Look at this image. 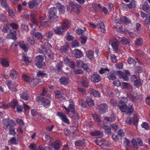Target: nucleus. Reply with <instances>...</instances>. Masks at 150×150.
I'll use <instances>...</instances> for the list:
<instances>
[{"instance_id":"69168bd1","label":"nucleus","mask_w":150,"mask_h":150,"mask_svg":"<svg viewBox=\"0 0 150 150\" xmlns=\"http://www.w3.org/2000/svg\"><path fill=\"white\" fill-rule=\"evenodd\" d=\"M144 25H150V16L148 18L145 20L144 22Z\"/></svg>"},{"instance_id":"c756f323","label":"nucleus","mask_w":150,"mask_h":150,"mask_svg":"<svg viewBox=\"0 0 150 150\" xmlns=\"http://www.w3.org/2000/svg\"><path fill=\"white\" fill-rule=\"evenodd\" d=\"M102 127L105 130L106 134L110 135L111 134V128L110 127L103 124Z\"/></svg>"},{"instance_id":"b1692460","label":"nucleus","mask_w":150,"mask_h":150,"mask_svg":"<svg viewBox=\"0 0 150 150\" xmlns=\"http://www.w3.org/2000/svg\"><path fill=\"white\" fill-rule=\"evenodd\" d=\"M57 115L60 117L65 122L68 123L69 120L66 118V115H64L63 112H58Z\"/></svg>"},{"instance_id":"f3484780","label":"nucleus","mask_w":150,"mask_h":150,"mask_svg":"<svg viewBox=\"0 0 150 150\" xmlns=\"http://www.w3.org/2000/svg\"><path fill=\"white\" fill-rule=\"evenodd\" d=\"M121 85L122 87V88L123 89H127L130 92L132 91V86L128 83L122 82Z\"/></svg>"},{"instance_id":"052dcab7","label":"nucleus","mask_w":150,"mask_h":150,"mask_svg":"<svg viewBox=\"0 0 150 150\" xmlns=\"http://www.w3.org/2000/svg\"><path fill=\"white\" fill-rule=\"evenodd\" d=\"M119 42L118 41V40H117V42H113L112 44V46L113 48L115 50H117V47L119 45L118 42Z\"/></svg>"},{"instance_id":"37998d69","label":"nucleus","mask_w":150,"mask_h":150,"mask_svg":"<svg viewBox=\"0 0 150 150\" xmlns=\"http://www.w3.org/2000/svg\"><path fill=\"white\" fill-rule=\"evenodd\" d=\"M69 26V22L67 21H65L63 23L62 27L63 30H64L68 28Z\"/></svg>"},{"instance_id":"a211bd4d","label":"nucleus","mask_w":150,"mask_h":150,"mask_svg":"<svg viewBox=\"0 0 150 150\" xmlns=\"http://www.w3.org/2000/svg\"><path fill=\"white\" fill-rule=\"evenodd\" d=\"M88 92L91 95L94 97H100L99 92L97 91H95L93 88H90L88 90Z\"/></svg>"},{"instance_id":"a878e982","label":"nucleus","mask_w":150,"mask_h":150,"mask_svg":"<svg viewBox=\"0 0 150 150\" xmlns=\"http://www.w3.org/2000/svg\"><path fill=\"white\" fill-rule=\"evenodd\" d=\"M142 9L146 12L148 13L150 12V6L147 2L144 3L142 7Z\"/></svg>"},{"instance_id":"0e129e2a","label":"nucleus","mask_w":150,"mask_h":150,"mask_svg":"<svg viewBox=\"0 0 150 150\" xmlns=\"http://www.w3.org/2000/svg\"><path fill=\"white\" fill-rule=\"evenodd\" d=\"M110 126L111 127V128H112L115 132L117 131L118 128V125L116 124H112L110 125Z\"/></svg>"},{"instance_id":"09e8293b","label":"nucleus","mask_w":150,"mask_h":150,"mask_svg":"<svg viewBox=\"0 0 150 150\" xmlns=\"http://www.w3.org/2000/svg\"><path fill=\"white\" fill-rule=\"evenodd\" d=\"M37 75L38 77L41 76L42 77H44L47 76L46 74L44 73L41 71H39L38 72L37 74Z\"/></svg>"},{"instance_id":"e433bc0d","label":"nucleus","mask_w":150,"mask_h":150,"mask_svg":"<svg viewBox=\"0 0 150 150\" xmlns=\"http://www.w3.org/2000/svg\"><path fill=\"white\" fill-rule=\"evenodd\" d=\"M85 144V140L83 139L82 140H79L75 142V144L76 146H81Z\"/></svg>"},{"instance_id":"72a5a7b5","label":"nucleus","mask_w":150,"mask_h":150,"mask_svg":"<svg viewBox=\"0 0 150 150\" xmlns=\"http://www.w3.org/2000/svg\"><path fill=\"white\" fill-rule=\"evenodd\" d=\"M86 102L88 105L91 107L94 105V101L90 97H87L86 100Z\"/></svg>"},{"instance_id":"2eb2a0df","label":"nucleus","mask_w":150,"mask_h":150,"mask_svg":"<svg viewBox=\"0 0 150 150\" xmlns=\"http://www.w3.org/2000/svg\"><path fill=\"white\" fill-rule=\"evenodd\" d=\"M41 81L38 79H33L31 78L29 84L31 87H34L37 84L40 83Z\"/></svg>"},{"instance_id":"ea45409f","label":"nucleus","mask_w":150,"mask_h":150,"mask_svg":"<svg viewBox=\"0 0 150 150\" xmlns=\"http://www.w3.org/2000/svg\"><path fill=\"white\" fill-rule=\"evenodd\" d=\"M108 78L110 80H114L116 79V77L114 74L113 73H109L108 76Z\"/></svg>"},{"instance_id":"20e7f679","label":"nucleus","mask_w":150,"mask_h":150,"mask_svg":"<svg viewBox=\"0 0 150 150\" xmlns=\"http://www.w3.org/2000/svg\"><path fill=\"white\" fill-rule=\"evenodd\" d=\"M49 13L50 21L51 22H53L54 20L57 17L56 8L54 7L51 8L49 10Z\"/></svg>"},{"instance_id":"7c9ffc66","label":"nucleus","mask_w":150,"mask_h":150,"mask_svg":"<svg viewBox=\"0 0 150 150\" xmlns=\"http://www.w3.org/2000/svg\"><path fill=\"white\" fill-rule=\"evenodd\" d=\"M10 75L13 79H16L18 76V73L14 70H12L10 71Z\"/></svg>"},{"instance_id":"6e6d98bb","label":"nucleus","mask_w":150,"mask_h":150,"mask_svg":"<svg viewBox=\"0 0 150 150\" xmlns=\"http://www.w3.org/2000/svg\"><path fill=\"white\" fill-rule=\"evenodd\" d=\"M2 31L4 32L7 33L9 31H11V30L10 29V28L7 25H4Z\"/></svg>"},{"instance_id":"4d7b16f0","label":"nucleus","mask_w":150,"mask_h":150,"mask_svg":"<svg viewBox=\"0 0 150 150\" xmlns=\"http://www.w3.org/2000/svg\"><path fill=\"white\" fill-rule=\"evenodd\" d=\"M21 97L22 99L25 100H27L28 99L29 96L27 93L25 92L23 93L21 95Z\"/></svg>"},{"instance_id":"f704fd0d","label":"nucleus","mask_w":150,"mask_h":150,"mask_svg":"<svg viewBox=\"0 0 150 150\" xmlns=\"http://www.w3.org/2000/svg\"><path fill=\"white\" fill-rule=\"evenodd\" d=\"M55 97L57 99H59L63 96L62 93L60 91H57L55 93Z\"/></svg>"},{"instance_id":"603ef678","label":"nucleus","mask_w":150,"mask_h":150,"mask_svg":"<svg viewBox=\"0 0 150 150\" xmlns=\"http://www.w3.org/2000/svg\"><path fill=\"white\" fill-rule=\"evenodd\" d=\"M87 39V37L84 35H82L80 37V40L82 43H85L86 42Z\"/></svg>"},{"instance_id":"338daca9","label":"nucleus","mask_w":150,"mask_h":150,"mask_svg":"<svg viewBox=\"0 0 150 150\" xmlns=\"http://www.w3.org/2000/svg\"><path fill=\"white\" fill-rule=\"evenodd\" d=\"M84 31L81 28H78L76 30V32L77 34L79 35H82L84 33Z\"/></svg>"},{"instance_id":"8fccbe9b","label":"nucleus","mask_w":150,"mask_h":150,"mask_svg":"<svg viewBox=\"0 0 150 150\" xmlns=\"http://www.w3.org/2000/svg\"><path fill=\"white\" fill-rule=\"evenodd\" d=\"M9 129V133L10 134L14 136L16 134L15 131V129L14 128V126H12Z\"/></svg>"},{"instance_id":"aec40b11","label":"nucleus","mask_w":150,"mask_h":150,"mask_svg":"<svg viewBox=\"0 0 150 150\" xmlns=\"http://www.w3.org/2000/svg\"><path fill=\"white\" fill-rule=\"evenodd\" d=\"M32 33L33 34V36L35 37L36 39L38 40H40L42 38V36L40 33L39 32H36V30H33L32 31Z\"/></svg>"},{"instance_id":"e2e57ef3","label":"nucleus","mask_w":150,"mask_h":150,"mask_svg":"<svg viewBox=\"0 0 150 150\" xmlns=\"http://www.w3.org/2000/svg\"><path fill=\"white\" fill-rule=\"evenodd\" d=\"M27 41L31 45H33L35 43L34 39L33 37H28L27 38Z\"/></svg>"},{"instance_id":"49530a36","label":"nucleus","mask_w":150,"mask_h":150,"mask_svg":"<svg viewBox=\"0 0 150 150\" xmlns=\"http://www.w3.org/2000/svg\"><path fill=\"white\" fill-rule=\"evenodd\" d=\"M110 70L107 68H101L99 72L100 74H103L105 73L106 72L109 71Z\"/></svg>"},{"instance_id":"473e14b6","label":"nucleus","mask_w":150,"mask_h":150,"mask_svg":"<svg viewBox=\"0 0 150 150\" xmlns=\"http://www.w3.org/2000/svg\"><path fill=\"white\" fill-rule=\"evenodd\" d=\"M125 135V133L123 130L121 129H120L118 132L117 134L116 137L117 140H119V137L121 138Z\"/></svg>"},{"instance_id":"4be33fe9","label":"nucleus","mask_w":150,"mask_h":150,"mask_svg":"<svg viewBox=\"0 0 150 150\" xmlns=\"http://www.w3.org/2000/svg\"><path fill=\"white\" fill-rule=\"evenodd\" d=\"M40 101L42 102V104L44 106H48L50 105V101L47 99L43 97H41L40 98Z\"/></svg>"},{"instance_id":"6e6552de","label":"nucleus","mask_w":150,"mask_h":150,"mask_svg":"<svg viewBox=\"0 0 150 150\" xmlns=\"http://www.w3.org/2000/svg\"><path fill=\"white\" fill-rule=\"evenodd\" d=\"M118 74H119V77L121 79H123L124 81H127L129 79L128 76V75H129L130 73L129 71H127L126 73H124L121 71H117Z\"/></svg>"},{"instance_id":"1a4fd4ad","label":"nucleus","mask_w":150,"mask_h":150,"mask_svg":"<svg viewBox=\"0 0 150 150\" xmlns=\"http://www.w3.org/2000/svg\"><path fill=\"white\" fill-rule=\"evenodd\" d=\"M108 107V105L105 103L100 104L97 106V108L99 110L100 114H103L105 113Z\"/></svg>"},{"instance_id":"4c0bfd02","label":"nucleus","mask_w":150,"mask_h":150,"mask_svg":"<svg viewBox=\"0 0 150 150\" xmlns=\"http://www.w3.org/2000/svg\"><path fill=\"white\" fill-rule=\"evenodd\" d=\"M18 45L20 47L25 51L26 52L28 50V48L25 44L22 43L21 42H19Z\"/></svg>"},{"instance_id":"39448f33","label":"nucleus","mask_w":150,"mask_h":150,"mask_svg":"<svg viewBox=\"0 0 150 150\" xmlns=\"http://www.w3.org/2000/svg\"><path fill=\"white\" fill-rule=\"evenodd\" d=\"M90 25L93 28H96L97 25L98 27L100 28V31L103 33L105 32V27L104 23L101 21H99L98 22L97 25L91 23H89Z\"/></svg>"},{"instance_id":"7ed1b4c3","label":"nucleus","mask_w":150,"mask_h":150,"mask_svg":"<svg viewBox=\"0 0 150 150\" xmlns=\"http://www.w3.org/2000/svg\"><path fill=\"white\" fill-rule=\"evenodd\" d=\"M44 58L41 55H38L35 58V63L36 65L39 68H41L44 66L45 63L44 62Z\"/></svg>"},{"instance_id":"13d9d810","label":"nucleus","mask_w":150,"mask_h":150,"mask_svg":"<svg viewBox=\"0 0 150 150\" xmlns=\"http://www.w3.org/2000/svg\"><path fill=\"white\" fill-rule=\"evenodd\" d=\"M127 62L128 63L130 64H133L134 65H135L136 64V62L135 60L133 58L130 57L128 58L127 60Z\"/></svg>"},{"instance_id":"0eeeda50","label":"nucleus","mask_w":150,"mask_h":150,"mask_svg":"<svg viewBox=\"0 0 150 150\" xmlns=\"http://www.w3.org/2000/svg\"><path fill=\"white\" fill-rule=\"evenodd\" d=\"M51 47L50 44L47 43H45V45H42L41 46V51H40V53L45 54V53H49L50 51V49Z\"/></svg>"},{"instance_id":"cd10ccee","label":"nucleus","mask_w":150,"mask_h":150,"mask_svg":"<svg viewBox=\"0 0 150 150\" xmlns=\"http://www.w3.org/2000/svg\"><path fill=\"white\" fill-rule=\"evenodd\" d=\"M91 134L92 136H98L102 137L103 136V132L98 130H96L93 132L91 133Z\"/></svg>"},{"instance_id":"9d476101","label":"nucleus","mask_w":150,"mask_h":150,"mask_svg":"<svg viewBox=\"0 0 150 150\" xmlns=\"http://www.w3.org/2000/svg\"><path fill=\"white\" fill-rule=\"evenodd\" d=\"M18 35H20L19 31H14L13 33L11 32L9 34H8L6 36V38L16 40L17 39L16 36Z\"/></svg>"},{"instance_id":"de8ad7c7","label":"nucleus","mask_w":150,"mask_h":150,"mask_svg":"<svg viewBox=\"0 0 150 150\" xmlns=\"http://www.w3.org/2000/svg\"><path fill=\"white\" fill-rule=\"evenodd\" d=\"M92 117L93 120L99 122L100 121L99 116L96 114H93L92 115Z\"/></svg>"},{"instance_id":"3c124183","label":"nucleus","mask_w":150,"mask_h":150,"mask_svg":"<svg viewBox=\"0 0 150 150\" xmlns=\"http://www.w3.org/2000/svg\"><path fill=\"white\" fill-rule=\"evenodd\" d=\"M132 143L135 148L136 149H138V145L137 139H132Z\"/></svg>"},{"instance_id":"4468645a","label":"nucleus","mask_w":150,"mask_h":150,"mask_svg":"<svg viewBox=\"0 0 150 150\" xmlns=\"http://www.w3.org/2000/svg\"><path fill=\"white\" fill-rule=\"evenodd\" d=\"M59 82L61 85H67L69 83V78L65 76L62 77L60 79Z\"/></svg>"},{"instance_id":"393cba45","label":"nucleus","mask_w":150,"mask_h":150,"mask_svg":"<svg viewBox=\"0 0 150 150\" xmlns=\"http://www.w3.org/2000/svg\"><path fill=\"white\" fill-rule=\"evenodd\" d=\"M37 16L36 14L35 13H32L30 15V17L31 19L32 22L35 24L37 25L39 22L35 18Z\"/></svg>"},{"instance_id":"423d86ee","label":"nucleus","mask_w":150,"mask_h":150,"mask_svg":"<svg viewBox=\"0 0 150 150\" xmlns=\"http://www.w3.org/2000/svg\"><path fill=\"white\" fill-rule=\"evenodd\" d=\"M126 122L130 125L133 124L134 125H137L138 122V118L137 115H134L132 118L127 117L126 120Z\"/></svg>"},{"instance_id":"bf43d9fd","label":"nucleus","mask_w":150,"mask_h":150,"mask_svg":"<svg viewBox=\"0 0 150 150\" xmlns=\"http://www.w3.org/2000/svg\"><path fill=\"white\" fill-rule=\"evenodd\" d=\"M136 1L134 0H132L129 5L128 6L131 8H134L136 6Z\"/></svg>"},{"instance_id":"680f3d73","label":"nucleus","mask_w":150,"mask_h":150,"mask_svg":"<svg viewBox=\"0 0 150 150\" xmlns=\"http://www.w3.org/2000/svg\"><path fill=\"white\" fill-rule=\"evenodd\" d=\"M21 28L23 32H26L28 30V27L27 25L25 24H22L21 25Z\"/></svg>"},{"instance_id":"5701e85b","label":"nucleus","mask_w":150,"mask_h":150,"mask_svg":"<svg viewBox=\"0 0 150 150\" xmlns=\"http://www.w3.org/2000/svg\"><path fill=\"white\" fill-rule=\"evenodd\" d=\"M54 30L55 32V33L57 34L61 35L63 33L64 31V30H63L62 28H60L58 27H55L53 29Z\"/></svg>"},{"instance_id":"c03bdc74","label":"nucleus","mask_w":150,"mask_h":150,"mask_svg":"<svg viewBox=\"0 0 150 150\" xmlns=\"http://www.w3.org/2000/svg\"><path fill=\"white\" fill-rule=\"evenodd\" d=\"M53 32L52 31H47L45 34V35L47 39H50L52 37Z\"/></svg>"},{"instance_id":"774afa93","label":"nucleus","mask_w":150,"mask_h":150,"mask_svg":"<svg viewBox=\"0 0 150 150\" xmlns=\"http://www.w3.org/2000/svg\"><path fill=\"white\" fill-rule=\"evenodd\" d=\"M74 71L76 74H82L83 73V71L81 69H74Z\"/></svg>"},{"instance_id":"9b49d317","label":"nucleus","mask_w":150,"mask_h":150,"mask_svg":"<svg viewBox=\"0 0 150 150\" xmlns=\"http://www.w3.org/2000/svg\"><path fill=\"white\" fill-rule=\"evenodd\" d=\"M127 97L130 99L132 101L135 102L139 99L140 98V96L137 95L134 93V94L132 95L130 93H127Z\"/></svg>"},{"instance_id":"6ab92c4d","label":"nucleus","mask_w":150,"mask_h":150,"mask_svg":"<svg viewBox=\"0 0 150 150\" xmlns=\"http://www.w3.org/2000/svg\"><path fill=\"white\" fill-rule=\"evenodd\" d=\"M7 84L10 89L12 91H16V86L14 83H12L11 81H8L6 82Z\"/></svg>"},{"instance_id":"a18cd8bd","label":"nucleus","mask_w":150,"mask_h":150,"mask_svg":"<svg viewBox=\"0 0 150 150\" xmlns=\"http://www.w3.org/2000/svg\"><path fill=\"white\" fill-rule=\"evenodd\" d=\"M142 84V82L140 79H137L134 81V85L137 87H139L141 86Z\"/></svg>"},{"instance_id":"dca6fc26","label":"nucleus","mask_w":150,"mask_h":150,"mask_svg":"<svg viewBox=\"0 0 150 150\" xmlns=\"http://www.w3.org/2000/svg\"><path fill=\"white\" fill-rule=\"evenodd\" d=\"M73 53L74 57L76 58H79L83 55L82 52L79 49L74 50L73 51Z\"/></svg>"},{"instance_id":"2f4dec72","label":"nucleus","mask_w":150,"mask_h":150,"mask_svg":"<svg viewBox=\"0 0 150 150\" xmlns=\"http://www.w3.org/2000/svg\"><path fill=\"white\" fill-rule=\"evenodd\" d=\"M61 145L60 142L59 141L54 142L53 144L54 148L55 150H58Z\"/></svg>"},{"instance_id":"ddd939ff","label":"nucleus","mask_w":150,"mask_h":150,"mask_svg":"<svg viewBox=\"0 0 150 150\" xmlns=\"http://www.w3.org/2000/svg\"><path fill=\"white\" fill-rule=\"evenodd\" d=\"M101 77L98 74H94L91 76V80L94 83H98L100 81Z\"/></svg>"},{"instance_id":"f257e3e1","label":"nucleus","mask_w":150,"mask_h":150,"mask_svg":"<svg viewBox=\"0 0 150 150\" xmlns=\"http://www.w3.org/2000/svg\"><path fill=\"white\" fill-rule=\"evenodd\" d=\"M119 109L123 112H125L128 115H131L133 112L134 109L132 106H127L125 103L120 100V103L117 105Z\"/></svg>"},{"instance_id":"5fc2aeb1","label":"nucleus","mask_w":150,"mask_h":150,"mask_svg":"<svg viewBox=\"0 0 150 150\" xmlns=\"http://www.w3.org/2000/svg\"><path fill=\"white\" fill-rule=\"evenodd\" d=\"M63 66V63L62 62L58 63L57 65V69L59 71H61L62 70V67Z\"/></svg>"},{"instance_id":"79ce46f5","label":"nucleus","mask_w":150,"mask_h":150,"mask_svg":"<svg viewBox=\"0 0 150 150\" xmlns=\"http://www.w3.org/2000/svg\"><path fill=\"white\" fill-rule=\"evenodd\" d=\"M135 45L137 46H140L142 45L143 43V40L141 38L137 39L135 41Z\"/></svg>"},{"instance_id":"58836bf2","label":"nucleus","mask_w":150,"mask_h":150,"mask_svg":"<svg viewBox=\"0 0 150 150\" xmlns=\"http://www.w3.org/2000/svg\"><path fill=\"white\" fill-rule=\"evenodd\" d=\"M18 102L15 100H13L9 104L10 106L13 109H14L15 106L18 105Z\"/></svg>"},{"instance_id":"bb28decb","label":"nucleus","mask_w":150,"mask_h":150,"mask_svg":"<svg viewBox=\"0 0 150 150\" xmlns=\"http://www.w3.org/2000/svg\"><path fill=\"white\" fill-rule=\"evenodd\" d=\"M86 56L90 60H93L94 59V52L89 50L86 52Z\"/></svg>"},{"instance_id":"a19ab883","label":"nucleus","mask_w":150,"mask_h":150,"mask_svg":"<svg viewBox=\"0 0 150 150\" xmlns=\"http://www.w3.org/2000/svg\"><path fill=\"white\" fill-rule=\"evenodd\" d=\"M22 78L23 80L26 82H29L30 83V81L31 79V78L29 76L26 75H23L22 76Z\"/></svg>"},{"instance_id":"412c9836","label":"nucleus","mask_w":150,"mask_h":150,"mask_svg":"<svg viewBox=\"0 0 150 150\" xmlns=\"http://www.w3.org/2000/svg\"><path fill=\"white\" fill-rule=\"evenodd\" d=\"M41 0H33L32 1H30L28 3L29 7L32 8L34 6H37L40 3Z\"/></svg>"},{"instance_id":"864d4df0","label":"nucleus","mask_w":150,"mask_h":150,"mask_svg":"<svg viewBox=\"0 0 150 150\" xmlns=\"http://www.w3.org/2000/svg\"><path fill=\"white\" fill-rule=\"evenodd\" d=\"M118 41H122V43L125 44L129 45V42L127 39H123L122 38H119L118 40Z\"/></svg>"},{"instance_id":"c9c22d12","label":"nucleus","mask_w":150,"mask_h":150,"mask_svg":"<svg viewBox=\"0 0 150 150\" xmlns=\"http://www.w3.org/2000/svg\"><path fill=\"white\" fill-rule=\"evenodd\" d=\"M1 6L5 9H8V6L6 3V0H0Z\"/></svg>"},{"instance_id":"f03ea898","label":"nucleus","mask_w":150,"mask_h":150,"mask_svg":"<svg viewBox=\"0 0 150 150\" xmlns=\"http://www.w3.org/2000/svg\"><path fill=\"white\" fill-rule=\"evenodd\" d=\"M3 127L6 130L16 125V123L13 120L8 119H4L3 120Z\"/></svg>"},{"instance_id":"f8f14e48","label":"nucleus","mask_w":150,"mask_h":150,"mask_svg":"<svg viewBox=\"0 0 150 150\" xmlns=\"http://www.w3.org/2000/svg\"><path fill=\"white\" fill-rule=\"evenodd\" d=\"M117 23H121V22H123L126 24H128L131 23V20L129 19L125 16H122L120 18V20L118 21L117 20L115 21Z\"/></svg>"},{"instance_id":"c85d7f7f","label":"nucleus","mask_w":150,"mask_h":150,"mask_svg":"<svg viewBox=\"0 0 150 150\" xmlns=\"http://www.w3.org/2000/svg\"><path fill=\"white\" fill-rule=\"evenodd\" d=\"M1 65L4 67H6L9 66V63L8 60L4 58L1 59Z\"/></svg>"}]
</instances>
